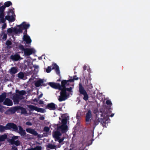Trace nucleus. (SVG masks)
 <instances>
[{
  "mask_svg": "<svg viewBox=\"0 0 150 150\" xmlns=\"http://www.w3.org/2000/svg\"><path fill=\"white\" fill-rule=\"evenodd\" d=\"M19 133L21 136H25L26 133L22 127L19 125L18 127L16 125L13 123H8L5 126L0 125V132H4L6 130H11Z\"/></svg>",
  "mask_w": 150,
  "mask_h": 150,
  "instance_id": "nucleus-1",
  "label": "nucleus"
},
{
  "mask_svg": "<svg viewBox=\"0 0 150 150\" xmlns=\"http://www.w3.org/2000/svg\"><path fill=\"white\" fill-rule=\"evenodd\" d=\"M109 117L107 114L100 111L98 114H96V117L93 120V128H95L99 123H100L103 127L105 126L107 121H108Z\"/></svg>",
  "mask_w": 150,
  "mask_h": 150,
  "instance_id": "nucleus-2",
  "label": "nucleus"
},
{
  "mask_svg": "<svg viewBox=\"0 0 150 150\" xmlns=\"http://www.w3.org/2000/svg\"><path fill=\"white\" fill-rule=\"evenodd\" d=\"M69 82L66 80H63L62 81L61 91L59 94H67V91L70 93L73 92L72 89L73 88L71 87H70L69 88L67 87L69 86L70 85L74 86V84L71 85L70 84Z\"/></svg>",
  "mask_w": 150,
  "mask_h": 150,
  "instance_id": "nucleus-3",
  "label": "nucleus"
},
{
  "mask_svg": "<svg viewBox=\"0 0 150 150\" xmlns=\"http://www.w3.org/2000/svg\"><path fill=\"white\" fill-rule=\"evenodd\" d=\"M18 48L20 50H21L22 53L24 52V54L25 56H29L33 54H34L35 51L33 48H25L24 46L20 44L18 46Z\"/></svg>",
  "mask_w": 150,
  "mask_h": 150,
  "instance_id": "nucleus-4",
  "label": "nucleus"
},
{
  "mask_svg": "<svg viewBox=\"0 0 150 150\" xmlns=\"http://www.w3.org/2000/svg\"><path fill=\"white\" fill-rule=\"evenodd\" d=\"M52 68H51V66H48L47 69H46V71L47 73H49L51 72L52 69H55L57 74L59 76L60 75V72L59 67L56 64H52Z\"/></svg>",
  "mask_w": 150,
  "mask_h": 150,
  "instance_id": "nucleus-5",
  "label": "nucleus"
},
{
  "mask_svg": "<svg viewBox=\"0 0 150 150\" xmlns=\"http://www.w3.org/2000/svg\"><path fill=\"white\" fill-rule=\"evenodd\" d=\"M25 94H14L12 100L14 104H18L21 100L24 99L25 97L23 96Z\"/></svg>",
  "mask_w": 150,
  "mask_h": 150,
  "instance_id": "nucleus-6",
  "label": "nucleus"
},
{
  "mask_svg": "<svg viewBox=\"0 0 150 150\" xmlns=\"http://www.w3.org/2000/svg\"><path fill=\"white\" fill-rule=\"evenodd\" d=\"M14 14V12L12 9H11L8 11L7 14L5 16L6 20L8 21H9L13 22L15 20V17L13 16V14Z\"/></svg>",
  "mask_w": 150,
  "mask_h": 150,
  "instance_id": "nucleus-7",
  "label": "nucleus"
},
{
  "mask_svg": "<svg viewBox=\"0 0 150 150\" xmlns=\"http://www.w3.org/2000/svg\"><path fill=\"white\" fill-rule=\"evenodd\" d=\"M28 108L30 109V110H35L38 112L41 113H44L45 112V110L42 108H38L36 106L32 105H28Z\"/></svg>",
  "mask_w": 150,
  "mask_h": 150,
  "instance_id": "nucleus-8",
  "label": "nucleus"
},
{
  "mask_svg": "<svg viewBox=\"0 0 150 150\" xmlns=\"http://www.w3.org/2000/svg\"><path fill=\"white\" fill-rule=\"evenodd\" d=\"M26 131L27 132L35 136H37L38 138L41 137V135L38 134L34 129L29 128H28L26 129Z\"/></svg>",
  "mask_w": 150,
  "mask_h": 150,
  "instance_id": "nucleus-9",
  "label": "nucleus"
},
{
  "mask_svg": "<svg viewBox=\"0 0 150 150\" xmlns=\"http://www.w3.org/2000/svg\"><path fill=\"white\" fill-rule=\"evenodd\" d=\"M48 84L52 88L60 90L61 84L60 85L59 83H55L52 82H49L48 83Z\"/></svg>",
  "mask_w": 150,
  "mask_h": 150,
  "instance_id": "nucleus-10",
  "label": "nucleus"
},
{
  "mask_svg": "<svg viewBox=\"0 0 150 150\" xmlns=\"http://www.w3.org/2000/svg\"><path fill=\"white\" fill-rule=\"evenodd\" d=\"M68 128L67 125H61L57 127V130L61 131L62 133H64L67 131Z\"/></svg>",
  "mask_w": 150,
  "mask_h": 150,
  "instance_id": "nucleus-11",
  "label": "nucleus"
},
{
  "mask_svg": "<svg viewBox=\"0 0 150 150\" xmlns=\"http://www.w3.org/2000/svg\"><path fill=\"white\" fill-rule=\"evenodd\" d=\"M57 106L53 103H48L45 107V109H47L50 110H56Z\"/></svg>",
  "mask_w": 150,
  "mask_h": 150,
  "instance_id": "nucleus-12",
  "label": "nucleus"
},
{
  "mask_svg": "<svg viewBox=\"0 0 150 150\" xmlns=\"http://www.w3.org/2000/svg\"><path fill=\"white\" fill-rule=\"evenodd\" d=\"M18 27H20L22 30V31L23 29H27L30 26L29 24L25 22H23L21 24L18 25Z\"/></svg>",
  "mask_w": 150,
  "mask_h": 150,
  "instance_id": "nucleus-13",
  "label": "nucleus"
},
{
  "mask_svg": "<svg viewBox=\"0 0 150 150\" xmlns=\"http://www.w3.org/2000/svg\"><path fill=\"white\" fill-rule=\"evenodd\" d=\"M92 117V115L91 110H90L88 111L86 113L85 117L86 121L87 122H89L91 120V119Z\"/></svg>",
  "mask_w": 150,
  "mask_h": 150,
  "instance_id": "nucleus-14",
  "label": "nucleus"
},
{
  "mask_svg": "<svg viewBox=\"0 0 150 150\" xmlns=\"http://www.w3.org/2000/svg\"><path fill=\"white\" fill-rule=\"evenodd\" d=\"M59 130H57L55 131L53 134V137L55 139V141H56V139H59L60 136L62 135V134L60 132Z\"/></svg>",
  "mask_w": 150,
  "mask_h": 150,
  "instance_id": "nucleus-15",
  "label": "nucleus"
},
{
  "mask_svg": "<svg viewBox=\"0 0 150 150\" xmlns=\"http://www.w3.org/2000/svg\"><path fill=\"white\" fill-rule=\"evenodd\" d=\"M3 104L4 105L11 106L13 105V102L11 100L8 98H6Z\"/></svg>",
  "mask_w": 150,
  "mask_h": 150,
  "instance_id": "nucleus-16",
  "label": "nucleus"
},
{
  "mask_svg": "<svg viewBox=\"0 0 150 150\" xmlns=\"http://www.w3.org/2000/svg\"><path fill=\"white\" fill-rule=\"evenodd\" d=\"M69 94H60L59 96L58 100L60 102L64 100L67 99L68 96H69Z\"/></svg>",
  "mask_w": 150,
  "mask_h": 150,
  "instance_id": "nucleus-17",
  "label": "nucleus"
},
{
  "mask_svg": "<svg viewBox=\"0 0 150 150\" xmlns=\"http://www.w3.org/2000/svg\"><path fill=\"white\" fill-rule=\"evenodd\" d=\"M79 88L80 94H87L86 91L81 83H80L79 84Z\"/></svg>",
  "mask_w": 150,
  "mask_h": 150,
  "instance_id": "nucleus-18",
  "label": "nucleus"
},
{
  "mask_svg": "<svg viewBox=\"0 0 150 150\" xmlns=\"http://www.w3.org/2000/svg\"><path fill=\"white\" fill-rule=\"evenodd\" d=\"M23 40L26 42L27 44H30L32 42L30 37L28 35H24Z\"/></svg>",
  "mask_w": 150,
  "mask_h": 150,
  "instance_id": "nucleus-19",
  "label": "nucleus"
},
{
  "mask_svg": "<svg viewBox=\"0 0 150 150\" xmlns=\"http://www.w3.org/2000/svg\"><path fill=\"white\" fill-rule=\"evenodd\" d=\"M10 58L13 60L17 61L20 58V56L18 54H16L14 55H11Z\"/></svg>",
  "mask_w": 150,
  "mask_h": 150,
  "instance_id": "nucleus-20",
  "label": "nucleus"
},
{
  "mask_svg": "<svg viewBox=\"0 0 150 150\" xmlns=\"http://www.w3.org/2000/svg\"><path fill=\"white\" fill-rule=\"evenodd\" d=\"M65 115V114H64L62 116L63 117L62 120V125H67V117L66 116H64Z\"/></svg>",
  "mask_w": 150,
  "mask_h": 150,
  "instance_id": "nucleus-21",
  "label": "nucleus"
},
{
  "mask_svg": "<svg viewBox=\"0 0 150 150\" xmlns=\"http://www.w3.org/2000/svg\"><path fill=\"white\" fill-rule=\"evenodd\" d=\"M44 81L43 79H40L38 80L35 83V85L37 87H39L43 83Z\"/></svg>",
  "mask_w": 150,
  "mask_h": 150,
  "instance_id": "nucleus-22",
  "label": "nucleus"
},
{
  "mask_svg": "<svg viewBox=\"0 0 150 150\" xmlns=\"http://www.w3.org/2000/svg\"><path fill=\"white\" fill-rule=\"evenodd\" d=\"M17 69L15 67H11L10 69V73L11 74H14L18 72Z\"/></svg>",
  "mask_w": 150,
  "mask_h": 150,
  "instance_id": "nucleus-23",
  "label": "nucleus"
},
{
  "mask_svg": "<svg viewBox=\"0 0 150 150\" xmlns=\"http://www.w3.org/2000/svg\"><path fill=\"white\" fill-rule=\"evenodd\" d=\"M7 137V135L6 134L0 135V142L4 141Z\"/></svg>",
  "mask_w": 150,
  "mask_h": 150,
  "instance_id": "nucleus-24",
  "label": "nucleus"
},
{
  "mask_svg": "<svg viewBox=\"0 0 150 150\" xmlns=\"http://www.w3.org/2000/svg\"><path fill=\"white\" fill-rule=\"evenodd\" d=\"M18 108L19 110H21V113L22 114H26L27 113V111L25 108L20 106H18Z\"/></svg>",
  "mask_w": 150,
  "mask_h": 150,
  "instance_id": "nucleus-25",
  "label": "nucleus"
},
{
  "mask_svg": "<svg viewBox=\"0 0 150 150\" xmlns=\"http://www.w3.org/2000/svg\"><path fill=\"white\" fill-rule=\"evenodd\" d=\"M76 77L77 76L76 75L74 76H73V78H72V77H71L70 79L67 80V81L70 82H73L75 80H78L79 79V78Z\"/></svg>",
  "mask_w": 150,
  "mask_h": 150,
  "instance_id": "nucleus-26",
  "label": "nucleus"
},
{
  "mask_svg": "<svg viewBox=\"0 0 150 150\" xmlns=\"http://www.w3.org/2000/svg\"><path fill=\"white\" fill-rule=\"evenodd\" d=\"M13 32L16 34L22 33L23 31L20 27H19L18 28H14L13 29Z\"/></svg>",
  "mask_w": 150,
  "mask_h": 150,
  "instance_id": "nucleus-27",
  "label": "nucleus"
},
{
  "mask_svg": "<svg viewBox=\"0 0 150 150\" xmlns=\"http://www.w3.org/2000/svg\"><path fill=\"white\" fill-rule=\"evenodd\" d=\"M7 94H1L0 95V103L3 102L4 100L6 99Z\"/></svg>",
  "mask_w": 150,
  "mask_h": 150,
  "instance_id": "nucleus-28",
  "label": "nucleus"
},
{
  "mask_svg": "<svg viewBox=\"0 0 150 150\" xmlns=\"http://www.w3.org/2000/svg\"><path fill=\"white\" fill-rule=\"evenodd\" d=\"M19 137H20L18 136H13L12 137L11 139H10L8 141L10 143H11V142H13L15 141V140L18 139Z\"/></svg>",
  "mask_w": 150,
  "mask_h": 150,
  "instance_id": "nucleus-29",
  "label": "nucleus"
},
{
  "mask_svg": "<svg viewBox=\"0 0 150 150\" xmlns=\"http://www.w3.org/2000/svg\"><path fill=\"white\" fill-rule=\"evenodd\" d=\"M16 94H26V91L25 90L19 91L18 90L16 89Z\"/></svg>",
  "mask_w": 150,
  "mask_h": 150,
  "instance_id": "nucleus-30",
  "label": "nucleus"
},
{
  "mask_svg": "<svg viewBox=\"0 0 150 150\" xmlns=\"http://www.w3.org/2000/svg\"><path fill=\"white\" fill-rule=\"evenodd\" d=\"M10 143L12 144H15L17 146H19L20 144V142L18 140L15 141Z\"/></svg>",
  "mask_w": 150,
  "mask_h": 150,
  "instance_id": "nucleus-31",
  "label": "nucleus"
},
{
  "mask_svg": "<svg viewBox=\"0 0 150 150\" xmlns=\"http://www.w3.org/2000/svg\"><path fill=\"white\" fill-rule=\"evenodd\" d=\"M47 147L51 149H54L56 148V146L51 144L49 143L47 145Z\"/></svg>",
  "mask_w": 150,
  "mask_h": 150,
  "instance_id": "nucleus-32",
  "label": "nucleus"
},
{
  "mask_svg": "<svg viewBox=\"0 0 150 150\" xmlns=\"http://www.w3.org/2000/svg\"><path fill=\"white\" fill-rule=\"evenodd\" d=\"M18 110H19L18 106H16L13 107V108L11 109L10 110V111L13 113H14Z\"/></svg>",
  "mask_w": 150,
  "mask_h": 150,
  "instance_id": "nucleus-33",
  "label": "nucleus"
},
{
  "mask_svg": "<svg viewBox=\"0 0 150 150\" xmlns=\"http://www.w3.org/2000/svg\"><path fill=\"white\" fill-rule=\"evenodd\" d=\"M18 77L21 79H23L24 77V73L22 72L19 73L18 74Z\"/></svg>",
  "mask_w": 150,
  "mask_h": 150,
  "instance_id": "nucleus-34",
  "label": "nucleus"
},
{
  "mask_svg": "<svg viewBox=\"0 0 150 150\" xmlns=\"http://www.w3.org/2000/svg\"><path fill=\"white\" fill-rule=\"evenodd\" d=\"M12 5V4L10 1H7L5 2L4 4V5L5 7H8Z\"/></svg>",
  "mask_w": 150,
  "mask_h": 150,
  "instance_id": "nucleus-35",
  "label": "nucleus"
},
{
  "mask_svg": "<svg viewBox=\"0 0 150 150\" xmlns=\"http://www.w3.org/2000/svg\"><path fill=\"white\" fill-rule=\"evenodd\" d=\"M32 150H41L42 147L40 146H37L35 148H31Z\"/></svg>",
  "mask_w": 150,
  "mask_h": 150,
  "instance_id": "nucleus-36",
  "label": "nucleus"
},
{
  "mask_svg": "<svg viewBox=\"0 0 150 150\" xmlns=\"http://www.w3.org/2000/svg\"><path fill=\"white\" fill-rule=\"evenodd\" d=\"M12 44V43L11 41L9 40H7L6 42V45L8 47L11 45Z\"/></svg>",
  "mask_w": 150,
  "mask_h": 150,
  "instance_id": "nucleus-37",
  "label": "nucleus"
},
{
  "mask_svg": "<svg viewBox=\"0 0 150 150\" xmlns=\"http://www.w3.org/2000/svg\"><path fill=\"white\" fill-rule=\"evenodd\" d=\"M5 7V6H2L0 7V12H4Z\"/></svg>",
  "mask_w": 150,
  "mask_h": 150,
  "instance_id": "nucleus-38",
  "label": "nucleus"
},
{
  "mask_svg": "<svg viewBox=\"0 0 150 150\" xmlns=\"http://www.w3.org/2000/svg\"><path fill=\"white\" fill-rule=\"evenodd\" d=\"M49 130L50 128L47 127H45L44 128L43 131L44 132H49Z\"/></svg>",
  "mask_w": 150,
  "mask_h": 150,
  "instance_id": "nucleus-39",
  "label": "nucleus"
},
{
  "mask_svg": "<svg viewBox=\"0 0 150 150\" xmlns=\"http://www.w3.org/2000/svg\"><path fill=\"white\" fill-rule=\"evenodd\" d=\"M84 95V97H83V99L86 100L87 101L88 98V94H83Z\"/></svg>",
  "mask_w": 150,
  "mask_h": 150,
  "instance_id": "nucleus-40",
  "label": "nucleus"
},
{
  "mask_svg": "<svg viewBox=\"0 0 150 150\" xmlns=\"http://www.w3.org/2000/svg\"><path fill=\"white\" fill-rule=\"evenodd\" d=\"M7 31L8 33H11L13 32V29L11 28H9L7 29Z\"/></svg>",
  "mask_w": 150,
  "mask_h": 150,
  "instance_id": "nucleus-41",
  "label": "nucleus"
},
{
  "mask_svg": "<svg viewBox=\"0 0 150 150\" xmlns=\"http://www.w3.org/2000/svg\"><path fill=\"white\" fill-rule=\"evenodd\" d=\"M92 87H93L92 86V85L91 84L89 86V87H88V86H86V88L87 89V90H88L89 91H90L91 90V89Z\"/></svg>",
  "mask_w": 150,
  "mask_h": 150,
  "instance_id": "nucleus-42",
  "label": "nucleus"
},
{
  "mask_svg": "<svg viewBox=\"0 0 150 150\" xmlns=\"http://www.w3.org/2000/svg\"><path fill=\"white\" fill-rule=\"evenodd\" d=\"M0 20L1 22L3 23H4L6 21V19L4 18H0Z\"/></svg>",
  "mask_w": 150,
  "mask_h": 150,
  "instance_id": "nucleus-43",
  "label": "nucleus"
},
{
  "mask_svg": "<svg viewBox=\"0 0 150 150\" xmlns=\"http://www.w3.org/2000/svg\"><path fill=\"white\" fill-rule=\"evenodd\" d=\"M106 103L107 105H111L112 104L110 100H107Z\"/></svg>",
  "mask_w": 150,
  "mask_h": 150,
  "instance_id": "nucleus-44",
  "label": "nucleus"
},
{
  "mask_svg": "<svg viewBox=\"0 0 150 150\" xmlns=\"http://www.w3.org/2000/svg\"><path fill=\"white\" fill-rule=\"evenodd\" d=\"M64 139V137H63L61 139H60V137H59V139H56V141L57 140H58V142H59V143H60L63 141Z\"/></svg>",
  "mask_w": 150,
  "mask_h": 150,
  "instance_id": "nucleus-45",
  "label": "nucleus"
},
{
  "mask_svg": "<svg viewBox=\"0 0 150 150\" xmlns=\"http://www.w3.org/2000/svg\"><path fill=\"white\" fill-rule=\"evenodd\" d=\"M7 35L6 33H4L3 35V39H4L5 40H6L7 38Z\"/></svg>",
  "mask_w": 150,
  "mask_h": 150,
  "instance_id": "nucleus-46",
  "label": "nucleus"
},
{
  "mask_svg": "<svg viewBox=\"0 0 150 150\" xmlns=\"http://www.w3.org/2000/svg\"><path fill=\"white\" fill-rule=\"evenodd\" d=\"M4 12H0V18H4Z\"/></svg>",
  "mask_w": 150,
  "mask_h": 150,
  "instance_id": "nucleus-47",
  "label": "nucleus"
},
{
  "mask_svg": "<svg viewBox=\"0 0 150 150\" xmlns=\"http://www.w3.org/2000/svg\"><path fill=\"white\" fill-rule=\"evenodd\" d=\"M26 124L28 126H31L32 125V123L30 122H26Z\"/></svg>",
  "mask_w": 150,
  "mask_h": 150,
  "instance_id": "nucleus-48",
  "label": "nucleus"
},
{
  "mask_svg": "<svg viewBox=\"0 0 150 150\" xmlns=\"http://www.w3.org/2000/svg\"><path fill=\"white\" fill-rule=\"evenodd\" d=\"M6 27V23H4V24L2 25V29H4Z\"/></svg>",
  "mask_w": 150,
  "mask_h": 150,
  "instance_id": "nucleus-49",
  "label": "nucleus"
},
{
  "mask_svg": "<svg viewBox=\"0 0 150 150\" xmlns=\"http://www.w3.org/2000/svg\"><path fill=\"white\" fill-rule=\"evenodd\" d=\"M33 67L34 68V69H38L39 68V66L37 65H34L33 66Z\"/></svg>",
  "mask_w": 150,
  "mask_h": 150,
  "instance_id": "nucleus-50",
  "label": "nucleus"
},
{
  "mask_svg": "<svg viewBox=\"0 0 150 150\" xmlns=\"http://www.w3.org/2000/svg\"><path fill=\"white\" fill-rule=\"evenodd\" d=\"M12 149L13 150H18L17 148L15 146H13L12 147Z\"/></svg>",
  "mask_w": 150,
  "mask_h": 150,
  "instance_id": "nucleus-51",
  "label": "nucleus"
},
{
  "mask_svg": "<svg viewBox=\"0 0 150 150\" xmlns=\"http://www.w3.org/2000/svg\"><path fill=\"white\" fill-rule=\"evenodd\" d=\"M39 119L42 120H43L45 119V117L43 116H41L39 117Z\"/></svg>",
  "mask_w": 150,
  "mask_h": 150,
  "instance_id": "nucleus-52",
  "label": "nucleus"
},
{
  "mask_svg": "<svg viewBox=\"0 0 150 150\" xmlns=\"http://www.w3.org/2000/svg\"><path fill=\"white\" fill-rule=\"evenodd\" d=\"M39 103L40 104H42L44 103V102L42 100H40L39 101Z\"/></svg>",
  "mask_w": 150,
  "mask_h": 150,
  "instance_id": "nucleus-53",
  "label": "nucleus"
},
{
  "mask_svg": "<svg viewBox=\"0 0 150 150\" xmlns=\"http://www.w3.org/2000/svg\"><path fill=\"white\" fill-rule=\"evenodd\" d=\"M25 30L24 32V35H27V29H24Z\"/></svg>",
  "mask_w": 150,
  "mask_h": 150,
  "instance_id": "nucleus-54",
  "label": "nucleus"
},
{
  "mask_svg": "<svg viewBox=\"0 0 150 150\" xmlns=\"http://www.w3.org/2000/svg\"><path fill=\"white\" fill-rule=\"evenodd\" d=\"M86 66L85 65L83 67V69L84 70H85L86 69Z\"/></svg>",
  "mask_w": 150,
  "mask_h": 150,
  "instance_id": "nucleus-55",
  "label": "nucleus"
},
{
  "mask_svg": "<svg viewBox=\"0 0 150 150\" xmlns=\"http://www.w3.org/2000/svg\"><path fill=\"white\" fill-rule=\"evenodd\" d=\"M43 95V94H40V95L39 96V98H41L42 96Z\"/></svg>",
  "mask_w": 150,
  "mask_h": 150,
  "instance_id": "nucleus-56",
  "label": "nucleus"
},
{
  "mask_svg": "<svg viewBox=\"0 0 150 150\" xmlns=\"http://www.w3.org/2000/svg\"><path fill=\"white\" fill-rule=\"evenodd\" d=\"M114 115V114H111L110 115V116L111 117H112Z\"/></svg>",
  "mask_w": 150,
  "mask_h": 150,
  "instance_id": "nucleus-57",
  "label": "nucleus"
},
{
  "mask_svg": "<svg viewBox=\"0 0 150 150\" xmlns=\"http://www.w3.org/2000/svg\"><path fill=\"white\" fill-rule=\"evenodd\" d=\"M95 96H92V97L93 99H95Z\"/></svg>",
  "mask_w": 150,
  "mask_h": 150,
  "instance_id": "nucleus-58",
  "label": "nucleus"
},
{
  "mask_svg": "<svg viewBox=\"0 0 150 150\" xmlns=\"http://www.w3.org/2000/svg\"><path fill=\"white\" fill-rule=\"evenodd\" d=\"M2 109L1 108H0V112H2Z\"/></svg>",
  "mask_w": 150,
  "mask_h": 150,
  "instance_id": "nucleus-59",
  "label": "nucleus"
},
{
  "mask_svg": "<svg viewBox=\"0 0 150 150\" xmlns=\"http://www.w3.org/2000/svg\"><path fill=\"white\" fill-rule=\"evenodd\" d=\"M26 150H32L31 148L30 149H26Z\"/></svg>",
  "mask_w": 150,
  "mask_h": 150,
  "instance_id": "nucleus-60",
  "label": "nucleus"
},
{
  "mask_svg": "<svg viewBox=\"0 0 150 150\" xmlns=\"http://www.w3.org/2000/svg\"><path fill=\"white\" fill-rule=\"evenodd\" d=\"M30 90L29 91H28L27 92H28V94H29V93H30Z\"/></svg>",
  "mask_w": 150,
  "mask_h": 150,
  "instance_id": "nucleus-61",
  "label": "nucleus"
},
{
  "mask_svg": "<svg viewBox=\"0 0 150 150\" xmlns=\"http://www.w3.org/2000/svg\"><path fill=\"white\" fill-rule=\"evenodd\" d=\"M7 94H12V92H10L9 93H8Z\"/></svg>",
  "mask_w": 150,
  "mask_h": 150,
  "instance_id": "nucleus-62",
  "label": "nucleus"
},
{
  "mask_svg": "<svg viewBox=\"0 0 150 150\" xmlns=\"http://www.w3.org/2000/svg\"><path fill=\"white\" fill-rule=\"evenodd\" d=\"M1 94H7V93H6L4 92V93H2Z\"/></svg>",
  "mask_w": 150,
  "mask_h": 150,
  "instance_id": "nucleus-63",
  "label": "nucleus"
},
{
  "mask_svg": "<svg viewBox=\"0 0 150 150\" xmlns=\"http://www.w3.org/2000/svg\"><path fill=\"white\" fill-rule=\"evenodd\" d=\"M43 85H44V86H46V85L45 84H43Z\"/></svg>",
  "mask_w": 150,
  "mask_h": 150,
  "instance_id": "nucleus-64",
  "label": "nucleus"
}]
</instances>
